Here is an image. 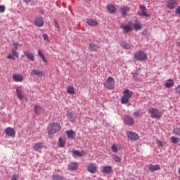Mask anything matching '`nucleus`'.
Listing matches in <instances>:
<instances>
[{
    "label": "nucleus",
    "instance_id": "nucleus-31",
    "mask_svg": "<svg viewBox=\"0 0 180 180\" xmlns=\"http://www.w3.org/2000/svg\"><path fill=\"white\" fill-rule=\"evenodd\" d=\"M73 154H75L77 157H84V155H86V153H85V151L84 150H82V152H79V150H75L73 151Z\"/></svg>",
    "mask_w": 180,
    "mask_h": 180
},
{
    "label": "nucleus",
    "instance_id": "nucleus-50",
    "mask_svg": "<svg viewBox=\"0 0 180 180\" xmlns=\"http://www.w3.org/2000/svg\"><path fill=\"white\" fill-rule=\"evenodd\" d=\"M7 58H8V60H15V58L11 54L8 55Z\"/></svg>",
    "mask_w": 180,
    "mask_h": 180
},
{
    "label": "nucleus",
    "instance_id": "nucleus-25",
    "mask_svg": "<svg viewBox=\"0 0 180 180\" xmlns=\"http://www.w3.org/2000/svg\"><path fill=\"white\" fill-rule=\"evenodd\" d=\"M101 172H103V174H110V172H112V167L110 166H104Z\"/></svg>",
    "mask_w": 180,
    "mask_h": 180
},
{
    "label": "nucleus",
    "instance_id": "nucleus-48",
    "mask_svg": "<svg viewBox=\"0 0 180 180\" xmlns=\"http://www.w3.org/2000/svg\"><path fill=\"white\" fill-rule=\"evenodd\" d=\"M38 56L39 57H41H41L44 56V55H43V53H41V50H40V49H39V51H38Z\"/></svg>",
    "mask_w": 180,
    "mask_h": 180
},
{
    "label": "nucleus",
    "instance_id": "nucleus-28",
    "mask_svg": "<svg viewBox=\"0 0 180 180\" xmlns=\"http://www.w3.org/2000/svg\"><path fill=\"white\" fill-rule=\"evenodd\" d=\"M98 49H99V46L95 44H89L90 51H98Z\"/></svg>",
    "mask_w": 180,
    "mask_h": 180
},
{
    "label": "nucleus",
    "instance_id": "nucleus-16",
    "mask_svg": "<svg viewBox=\"0 0 180 180\" xmlns=\"http://www.w3.org/2000/svg\"><path fill=\"white\" fill-rule=\"evenodd\" d=\"M17 98L20 99V101H23L25 99V94H23V91L16 89L15 90Z\"/></svg>",
    "mask_w": 180,
    "mask_h": 180
},
{
    "label": "nucleus",
    "instance_id": "nucleus-26",
    "mask_svg": "<svg viewBox=\"0 0 180 180\" xmlns=\"http://www.w3.org/2000/svg\"><path fill=\"white\" fill-rule=\"evenodd\" d=\"M174 85H175V82L171 79H169L167 82L165 84V88H172Z\"/></svg>",
    "mask_w": 180,
    "mask_h": 180
},
{
    "label": "nucleus",
    "instance_id": "nucleus-2",
    "mask_svg": "<svg viewBox=\"0 0 180 180\" xmlns=\"http://www.w3.org/2000/svg\"><path fill=\"white\" fill-rule=\"evenodd\" d=\"M148 113H150L152 119H161L162 117V112L157 108H148Z\"/></svg>",
    "mask_w": 180,
    "mask_h": 180
},
{
    "label": "nucleus",
    "instance_id": "nucleus-52",
    "mask_svg": "<svg viewBox=\"0 0 180 180\" xmlns=\"http://www.w3.org/2000/svg\"><path fill=\"white\" fill-rule=\"evenodd\" d=\"M176 13H177V15H180V6L176 9Z\"/></svg>",
    "mask_w": 180,
    "mask_h": 180
},
{
    "label": "nucleus",
    "instance_id": "nucleus-38",
    "mask_svg": "<svg viewBox=\"0 0 180 180\" xmlns=\"http://www.w3.org/2000/svg\"><path fill=\"white\" fill-rule=\"evenodd\" d=\"M53 179L54 180H64V177L60 176V174H53L52 176Z\"/></svg>",
    "mask_w": 180,
    "mask_h": 180
},
{
    "label": "nucleus",
    "instance_id": "nucleus-42",
    "mask_svg": "<svg viewBox=\"0 0 180 180\" xmlns=\"http://www.w3.org/2000/svg\"><path fill=\"white\" fill-rule=\"evenodd\" d=\"M12 53V56H13V57H19V53H18V52H16V49H12L11 51Z\"/></svg>",
    "mask_w": 180,
    "mask_h": 180
},
{
    "label": "nucleus",
    "instance_id": "nucleus-15",
    "mask_svg": "<svg viewBox=\"0 0 180 180\" xmlns=\"http://www.w3.org/2000/svg\"><path fill=\"white\" fill-rule=\"evenodd\" d=\"M78 168V162H71L68 166L69 171H77Z\"/></svg>",
    "mask_w": 180,
    "mask_h": 180
},
{
    "label": "nucleus",
    "instance_id": "nucleus-56",
    "mask_svg": "<svg viewBox=\"0 0 180 180\" xmlns=\"http://www.w3.org/2000/svg\"><path fill=\"white\" fill-rule=\"evenodd\" d=\"M56 27L58 28V29H60V25H58V24L56 25Z\"/></svg>",
    "mask_w": 180,
    "mask_h": 180
},
{
    "label": "nucleus",
    "instance_id": "nucleus-14",
    "mask_svg": "<svg viewBox=\"0 0 180 180\" xmlns=\"http://www.w3.org/2000/svg\"><path fill=\"white\" fill-rule=\"evenodd\" d=\"M13 79L15 82H23V76L20 74H15L13 75Z\"/></svg>",
    "mask_w": 180,
    "mask_h": 180
},
{
    "label": "nucleus",
    "instance_id": "nucleus-7",
    "mask_svg": "<svg viewBox=\"0 0 180 180\" xmlns=\"http://www.w3.org/2000/svg\"><path fill=\"white\" fill-rule=\"evenodd\" d=\"M178 6V0H169L167 4V8L174 9Z\"/></svg>",
    "mask_w": 180,
    "mask_h": 180
},
{
    "label": "nucleus",
    "instance_id": "nucleus-39",
    "mask_svg": "<svg viewBox=\"0 0 180 180\" xmlns=\"http://www.w3.org/2000/svg\"><path fill=\"white\" fill-rule=\"evenodd\" d=\"M173 132L176 136H179L180 137V127L178 128H176L173 130Z\"/></svg>",
    "mask_w": 180,
    "mask_h": 180
},
{
    "label": "nucleus",
    "instance_id": "nucleus-1",
    "mask_svg": "<svg viewBox=\"0 0 180 180\" xmlns=\"http://www.w3.org/2000/svg\"><path fill=\"white\" fill-rule=\"evenodd\" d=\"M60 130H61V125L57 122H51L47 127L48 134L51 136L60 132Z\"/></svg>",
    "mask_w": 180,
    "mask_h": 180
},
{
    "label": "nucleus",
    "instance_id": "nucleus-6",
    "mask_svg": "<svg viewBox=\"0 0 180 180\" xmlns=\"http://www.w3.org/2000/svg\"><path fill=\"white\" fill-rule=\"evenodd\" d=\"M5 133L7 136L12 137L13 139L15 138V136H16V131H15V129L12 127H7L5 129Z\"/></svg>",
    "mask_w": 180,
    "mask_h": 180
},
{
    "label": "nucleus",
    "instance_id": "nucleus-54",
    "mask_svg": "<svg viewBox=\"0 0 180 180\" xmlns=\"http://www.w3.org/2000/svg\"><path fill=\"white\" fill-rule=\"evenodd\" d=\"M22 2H26L27 4V2H30L32 0H22Z\"/></svg>",
    "mask_w": 180,
    "mask_h": 180
},
{
    "label": "nucleus",
    "instance_id": "nucleus-44",
    "mask_svg": "<svg viewBox=\"0 0 180 180\" xmlns=\"http://www.w3.org/2000/svg\"><path fill=\"white\" fill-rule=\"evenodd\" d=\"M5 6L0 5V13H4V12H5Z\"/></svg>",
    "mask_w": 180,
    "mask_h": 180
},
{
    "label": "nucleus",
    "instance_id": "nucleus-32",
    "mask_svg": "<svg viewBox=\"0 0 180 180\" xmlns=\"http://www.w3.org/2000/svg\"><path fill=\"white\" fill-rule=\"evenodd\" d=\"M67 92L69 95H75V90L72 86L68 87Z\"/></svg>",
    "mask_w": 180,
    "mask_h": 180
},
{
    "label": "nucleus",
    "instance_id": "nucleus-37",
    "mask_svg": "<svg viewBox=\"0 0 180 180\" xmlns=\"http://www.w3.org/2000/svg\"><path fill=\"white\" fill-rule=\"evenodd\" d=\"M134 29H135V30H141V24H140V22H135L134 25Z\"/></svg>",
    "mask_w": 180,
    "mask_h": 180
},
{
    "label": "nucleus",
    "instance_id": "nucleus-5",
    "mask_svg": "<svg viewBox=\"0 0 180 180\" xmlns=\"http://www.w3.org/2000/svg\"><path fill=\"white\" fill-rule=\"evenodd\" d=\"M127 136L131 141H136L140 139V136H139V134L136 132H133L131 131H127L126 132Z\"/></svg>",
    "mask_w": 180,
    "mask_h": 180
},
{
    "label": "nucleus",
    "instance_id": "nucleus-53",
    "mask_svg": "<svg viewBox=\"0 0 180 180\" xmlns=\"http://www.w3.org/2000/svg\"><path fill=\"white\" fill-rule=\"evenodd\" d=\"M41 58H42V60L44 61V63H47V60L46 59V57L43 56Z\"/></svg>",
    "mask_w": 180,
    "mask_h": 180
},
{
    "label": "nucleus",
    "instance_id": "nucleus-13",
    "mask_svg": "<svg viewBox=\"0 0 180 180\" xmlns=\"http://www.w3.org/2000/svg\"><path fill=\"white\" fill-rule=\"evenodd\" d=\"M121 28H122V32L124 34H126L127 33H129V32H131V30H133V28H131L130 25H121Z\"/></svg>",
    "mask_w": 180,
    "mask_h": 180
},
{
    "label": "nucleus",
    "instance_id": "nucleus-8",
    "mask_svg": "<svg viewBox=\"0 0 180 180\" xmlns=\"http://www.w3.org/2000/svg\"><path fill=\"white\" fill-rule=\"evenodd\" d=\"M87 171L90 172V174H96L98 171V167L96 165L91 163L87 166Z\"/></svg>",
    "mask_w": 180,
    "mask_h": 180
},
{
    "label": "nucleus",
    "instance_id": "nucleus-35",
    "mask_svg": "<svg viewBox=\"0 0 180 180\" xmlns=\"http://www.w3.org/2000/svg\"><path fill=\"white\" fill-rule=\"evenodd\" d=\"M112 158L115 162H122V158L116 155H112Z\"/></svg>",
    "mask_w": 180,
    "mask_h": 180
},
{
    "label": "nucleus",
    "instance_id": "nucleus-47",
    "mask_svg": "<svg viewBox=\"0 0 180 180\" xmlns=\"http://www.w3.org/2000/svg\"><path fill=\"white\" fill-rule=\"evenodd\" d=\"M19 176L18 174H13L11 177V180H18Z\"/></svg>",
    "mask_w": 180,
    "mask_h": 180
},
{
    "label": "nucleus",
    "instance_id": "nucleus-24",
    "mask_svg": "<svg viewBox=\"0 0 180 180\" xmlns=\"http://www.w3.org/2000/svg\"><path fill=\"white\" fill-rule=\"evenodd\" d=\"M130 9L129 6H123L122 7L120 8V13L123 16H126V13H127L128 11Z\"/></svg>",
    "mask_w": 180,
    "mask_h": 180
},
{
    "label": "nucleus",
    "instance_id": "nucleus-30",
    "mask_svg": "<svg viewBox=\"0 0 180 180\" xmlns=\"http://www.w3.org/2000/svg\"><path fill=\"white\" fill-rule=\"evenodd\" d=\"M108 11V12H110V13H116V7H115V6L113 5H108L107 6Z\"/></svg>",
    "mask_w": 180,
    "mask_h": 180
},
{
    "label": "nucleus",
    "instance_id": "nucleus-20",
    "mask_svg": "<svg viewBox=\"0 0 180 180\" xmlns=\"http://www.w3.org/2000/svg\"><path fill=\"white\" fill-rule=\"evenodd\" d=\"M139 8L142 12L141 16H146V18L150 17V14L147 13V8L145 6H140Z\"/></svg>",
    "mask_w": 180,
    "mask_h": 180
},
{
    "label": "nucleus",
    "instance_id": "nucleus-23",
    "mask_svg": "<svg viewBox=\"0 0 180 180\" xmlns=\"http://www.w3.org/2000/svg\"><path fill=\"white\" fill-rule=\"evenodd\" d=\"M58 146L60 148H64L65 147V139L60 137L58 139Z\"/></svg>",
    "mask_w": 180,
    "mask_h": 180
},
{
    "label": "nucleus",
    "instance_id": "nucleus-21",
    "mask_svg": "<svg viewBox=\"0 0 180 180\" xmlns=\"http://www.w3.org/2000/svg\"><path fill=\"white\" fill-rule=\"evenodd\" d=\"M34 25L35 26H37V27H43V25H44V21H43L41 18H37L34 20Z\"/></svg>",
    "mask_w": 180,
    "mask_h": 180
},
{
    "label": "nucleus",
    "instance_id": "nucleus-46",
    "mask_svg": "<svg viewBox=\"0 0 180 180\" xmlns=\"http://www.w3.org/2000/svg\"><path fill=\"white\" fill-rule=\"evenodd\" d=\"M175 92H176V94H179V95H180V85H178L175 88Z\"/></svg>",
    "mask_w": 180,
    "mask_h": 180
},
{
    "label": "nucleus",
    "instance_id": "nucleus-36",
    "mask_svg": "<svg viewBox=\"0 0 180 180\" xmlns=\"http://www.w3.org/2000/svg\"><path fill=\"white\" fill-rule=\"evenodd\" d=\"M68 118L69 119V120L70 122H73L75 120V116H74V113H72V112H69L68 114Z\"/></svg>",
    "mask_w": 180,
    "mask_h": 180
},
{
    "label": "nucleus",
    "instance_id": "nucleus-34",
    "mask_svg": "<svg viewBox=\"0 0 180 180\" xmlns=\"http://www.w3.org/2000/svg\"><path fill=\"white\" fill-rule=\"evenodd\" d=\"M171 142L173 143V144H178L179 143L180 139L175 136H172L171 138Z\"/></svg>",
    "mask_w": 180,
    "mask_h": 180
},
{
    "label": "nucleus",
    "instance_id": "nucleus-10",
    "mask_svg": "<svg viewBox=\"0 0 180 180\" xmlns=\"http://www.w3.org/2000/svg\"><path fill=\"white\" fill-rule=\"evenodd\" d=\"M31 75H35L36 77H44V72L40 70L33 69L31 71Z\"/></svg>",
    "mask_w": 180,
    "mask_h": 180
},
{
    "label": "nucleus",
    "instance_id": "nucleus-9",
    "mask_svg": "<svg viewBox=\"0 0 180 180\" xmlns=\"http://www.w3.org/2000/svg\"><path fill=\"white\" fill-rule=\"evenodd\" d=\"M124 122L126 124H128V126H133V124H134V120L129 115L124 117Z\"/></svg>",
    "mask_w": 180,
    "mask_h": 180
},
{
    "label": "nucleus",
    "instance_id": "nucleus-19",
    "mask_svg": "<svg viewBox=\"0 0 180 180\" xmlns=\"http://www.w3.org/2000/svg\"><path fill=\"white\" fill-rule=\"evenodd\" d=\"M65 133L68 139H75V136H77V133L72 129L65 131Z\"/></svg>",
    "mask_w": 180,
    "mask_h": 180
},
{
    "label": "nucleus",
    "instance_id": "nucleus-40",
    "mask_svg": "<svg viewBox=\"0 0 180 180\" xmlns=\"http://www.w3.org/2000/svg\"><path fill=\"white\" fill-rule=\"evenodd\" d=\"M124 49H126L127 50L130 49L133 46L130 44H124L123 45Z\"/></svg>",
    "mask_w": 180,
    "mask_h": 180
},
{
    "label": "nucleus",
    "instance_id": "nucleus-41",
    "mask_svg": "<svg viewBox=\"0 0 180 180\" xmlns=\"http://www.w3.org/2000/svg\"><path fill=\"white\" fill-rule=\"evenodd\" d=\"M43 37H44V40L45 41L50 42V37H49V35L47 34H44Z\"/></svg>",
    "mask_w": 180,
    "mask_h": 180
},
{
    "label": "nucleus",
    "instance_id": "nucleus-22",
    "mask_svg": "<svg viewBox=\"0 0 180 180\" xmlns=\"http://www.w3.org/2000/svg\"><path fill=\"white\" fill-rule=\"evenodd\" d=\"M43 147V143L40 142L34 143L33 145V149L34 151H40V150H42Z\"/></svg>",
    "mask_w": 180,
    "mask_h": 180
},
{
    "label": "nucleus",
    "instance_id": "nucleus-51",
    "mask_svg": "<svg viewBox=\"0 0 180 180\" xmlns=\"http://www.w3.org/2000/svg\"><path fill=\"white\" fill-rule=\"evenodd\" d=\"M3 108H4V101H2V100H0V109H3Z\"/></svg>",
    "mask_w": 180,
    "mask_h": 180
},
{
    "label": "nucleus",
    "instance_id": "nucleus-55",
    "mask_svg": "<svg viewBox=\"0 0 180 180\" xmlns=\"http://www.w3.org/2000/svg\"><path fill=\"white\" fill-rule=\"evenodd\" d=\"M54 23H55L56 26H57L58 25V22L56 20H54Z\"/></svg>",
    "mask_w": 180,
    "mask_h": 180
},
{
    "label": "nucleus",
    "instance_id": "nucleus-27",
    "mask_svg": "<svg viewBox=\"0 0 180 180\" xmlns=\"http://www.w3.org/2000/svg\"><path fill=\"white\" fill-rule=\"evenodd\" d=\"M118 148H119V150H121L120 145H119V144L113 143L111 146V150H112V153H115V154L117 153Z\"/></svg>",
    "mask_w": 180,
    "mask_h": 180
},
{
    "label": "nucleus",
    "instance_id": "nucleus-11",
    "mask_svg": "<svg viewBox=\"0 0 180 180\" xmlns=\"http://www.w3.org/2000/svg\"><path fill=\"white\" fill-rule=\"evenodd\" d=\"M148 168L150 172H154L155 171H160L161 169V167H160V165H149L148 166Z\"/></svg>",
    "mask_w": 180,
    "mask_h": 180
},
{
    "label": "nucleus",
    "instance_id": "nucleus-3",
    "mask_svg": "<svg viewBox=\"0 0 180 180\" xmlns=\"http://www.w3.org/2000/svg\"><path fill=\"white\" fill-rule=\"evenodd\" d=\"M134 60L136 61H144L147 60V54L143 51H139L134 53Z\"/></svg>",
    "mask_w": 180,
    "mask_h": 180
},
{
    "label": "nucleus",
    "instance_id": "nucleus-33",
    "mask_svg": "<svg viewBox=\"0 0 180 180\" xmlns=\"http://www.w3.org/2000/svg\"><path fill=\"white\" fill-rule=\"evenodd\" d=\"M130 101V98H128L127 97H125L123 96L121 98V103L123 105H126V103H129V101Z\"/></svg>",
    "mask_w": 180,
    "mask_h": 180
},
{
    "label": "nucleus",
    "instance_id": "nucleus-12",
    "mask_svg": "<svg viewBox=\"0 0 180 180\" xmlns=\"http://www.w3.org/2000/svg\"><path fill=\"white\" fill-rule=\"evenodd\" d=\"M34 111L36 115H41V113H44V109L39 105H35L34 106Z\"/></svg>",
    "mask_w": 180,
    "mask_h": 180
},
{
    "label": "nucleus",
    "instance_id": "nucleus-43",
    "mask_svg": "<svg viewBox=\"0 0 180 180\" xmlns=\"http://www.w3.org/2000/svg\"><path fill=\"white\" fill-rule=\"evenodd\" d=\"M19 46H20V44H19L18 42L13 43V46L14 47V50H18V49H19Z\"/></svg>",
    "mask_w": 180,
    "mask_h": 180
},
{
    "label": "nucleus",
    "instance_id": "nucleus-18",
    "mask_svg": "<svg viewBox=\"0 0 180 180\" xmlns=\"http://www.w3.org/2000/svg\"><path fill=\"white\" fill-rule=\"evenodd\" d=\"M24 55L27 57L28 60L30 61H34V55L29 51H25Z\"/></svg>",
    "mask_w": 180,
    "mask_h": 180
},
{
    "label": "nucleus",
    "instance_id": "nucleus-45",
    "mask_svg": "<svg viewBox=\"0 0 180 180\" xmlns=\"http://www.w3.org/2000/svg\"><path fill=\"white\" fill-rule=\"evenodd\" d=\"M156 143L159 147H164V144L162 143V141L157 140Z\"/></svg>",
    "mask_w": 180,
    "mask_h": 180
},
{
    "label": "nucleus",
    "instance_id": "nucleus-29",
    "mask_svg": "<svg viewBox=\"0 0 180 180\" xmlns=\"http://www.w3.org/2000/svg\"><path fill=\"white\" fill-rule=\"evenodd\" d=\"M123 95L125 96V98L130 99L133 95V92L130 90H125L123 91Z\"/></svg>",
    "mask_w": 180,
    "mask_h": 180
},
{
    "label": "nucleus",
    "instance_id": "nucleus-57",
    "mask_svg": "<svg viewBox=\"0 0 180 180\" xmlns=\"http://www.w3.org/2000/svg\"><path fill=\"white\" fill-rule=\"evenodd\" d=\"M179 175H180V167H179Z\"/></svg>",
    "mask_w": 180,
    "mask_h": 180
},
{
    "label": "nucleus",
    "instance_id": "nucleus-17",
    "mask_svg": "<svg viewBox=\"0 0 180 180\" xmlns=\"http://www.w3.org/2000/svg\"><path fill=\"white\" fill-rule=\"evenodd\" d=\"M86 23L87 25H89V26H98V25L99 24L98 22V20L92 19V18H88L86 20Z\"/></svg>",
    "mask_w": 180,
    "mask_h": 180
},
{
    "label": "nucleus",
    "instance_id": "nucleus-49",
    "mask_svg": "<svg viewBox=\"0 0 180 180\" xmlns=\"http://www.w3.org/2000/svg\"><path fill=\"white\" fill-rule=\"evenodd\" d=\"M134 116H135L136 117H139L140 116V111H136L134 112Z\"/></svg>",
    "mask_w": 180,
    "mask_h": 180
},
{
    "label": "nucleus",
    "instance_id": "nucleus-4",
    "mask_svg": "<svg viewBox=\"0 0 180 180\" xmlns=\"http://www.w3.org/2000/svg\"><path fill=\"white\" fill-rule=\"evenodd\" d=\"M103 85L107 89H113L115 88V79L112 77H109L106 79Z\"/></svg>",
    "mask_w": 180,
    "mask_h": 180
}]
</instances>
